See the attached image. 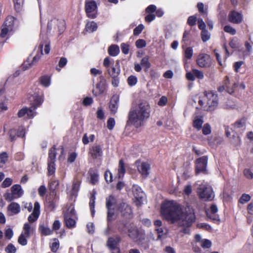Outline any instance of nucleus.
I'll use <instances>...</instances> for the list:
<instances>
[{
    "instance_id": "nucleus-63",
    "label": "nucleus",
    "mask_w": 253,
    "mask_h": 253,
    "mask_svg": "<svg viewBox=\"0 0 253 253\" xmlns=\"http://www.w3.org/2000/svg\"><path fill=\"white\" fill-rule=\"evenodd\" d=\"M77 156V154L75 152L71 153L68 158V162L70 163H73L76 160Z\"/></svg>"
},
{
    "instance_id": "nucleus-35",
    "label": "nucleus",
    "mask_w": 253,
    "mask_h": 253,
    "mask_svg": "<svg viewBox=\"0 0 253 253\" xmlns=\"http://www.w3.org/2000/svg\"><path fill=\"white\" fill-rule=\"evenodd\" d=\"M117 243L116 241L112 238L108 239L107 242V246L108 248L112 250V252H115L116 249H119L117 247Z\"/></svg>"
},
{
    "instance_id": "nucleus-48",
    "label": "nucleus",
    "mask_w": 253,
    "mask_h": 253,
    "mask_svg": "<svg viewBox=\"0 0 253 253\" xmlns=\"http://www.w3.org/2000/svg\"><path fill=\"white\" fill-rule=\"evenodd\" d=\"M8 160V154L6 152H3L0 154V164L4 165Z\"/></svg>"
},
{
    "instance_id": "nucleus-29",
    "label": "nucleus",
    "mask_w": 253,
    "mask_h": 253,
    "mask_svg": "<svg viewBox=\"0 0 253 253\" xmlns=\"http://www.w3.org/2000/svg\"><path fill=\"white\" fill-rule=\"evenodd\" d=\"M229 84L230 80L229 77L226 76L223 85H224V86L225 87L226 90L227 91V92H228L229 94H232L234 92L233 86L235 85V84L233 83L232 84V86L231 87L229 86Z\"/></svg>"
},
{
    "instance_id": "nucleus-17",
    "label": "nucleus",
    "mask_w": 253,
    "mask_h": 253,
    "mask_svg": "<svg viewBox=\"0 0 253 253\" xmlns=\"http://www.w3.org/2000/svg\"><path fill=\"white\" fill-rule=\"evenodd\" d=\"M89 154L93 159L101 157L103 154L102 147L100 145L95 144L89 150Z\"/></svg>"
},
{
    "instance_id": "nucleus-13",
    "label": "nucleus",
    "mask_w": 253,
    "mask_h": 253,
    "mask_svg": "<svg viewBox=\"0 0 253 253\" xmlns=\"http://www.w3.org/2000/svg\"><path fill=\"white\" fill-rule=\"evenodd\" d=\"M118 211L121 215L126 218H130L132 217V209L130 206L126 203L123 202L119 205Z\"/></svg>"
},
{
    "instance_id": "nucleus-52",
    "label": "nucleus",
    "mask_w": 253,
    "mask_h": 253,
    "mask_svg": "<svg viewBox=\"0 0 253 253\" xmlns=\"http://www.w3.org/2000/svg\"><path fill=\"white\" fill-rule=\"evenodd\" d=\"M8 134L10 140L11 141H14L17 136V130L15 129H11L8 131Z\"/></svg>"
},
{
    "instance_id": "nucleus-58",
    "label": "nucleus",
    "mask_w": 253,
    "mask_h": 253,
    "mask_svg": "<svg viewBox=\"0 0 253 253\" xmlns=\"http://www.w3.org/2000/svg\"><path fill=\"white\" fill-rule=\"evenodd\" d=\"M25 133V128L23 126H21L18 128V129L17 131V136L24 137Z\"/></svg>"
},
{
    "instance_id": "nucleus-47",
    "label": "nucleus",
    "mask_w": 253,
    "mask_h": 253,
    "mask_svg": "<svg viewBox=\"0 0 253 253\" xmlns=\"http://www.w3.org/2000/svg\"><path fill=\"white\" fill-rule=\"evenodd\" d=\"M27 238H28L24 234L21 233L18 239V243L22 246H26L27 244Z\"/></svg>"
},
{
    "instance_id": "nucleus-61",
    "label": "nucleus",
    "mask_w": 253,
    "mask_h": 253,
    "mask_svg": "<svg viewBox=\"0 0 253 253\" xmlns=\"http://www.w3.org/2000/svg\"><path fill=\"white\" fill-rule=\"evenodd\" d=\"M12 180L10 178H6L2 183V187L3 188L8 187L11 185Z\"/></svg>"
},
{
    "instance_id": "nucleus-16",
    "label": "nucleus",
    "mask_w": 253,
    "mask_h": 253,
    "mask_svg": "<svg viewBox=\"0 0 253 253\" xmlns=\"http://www.w3.org/2000/svg\"><path fill=\"white\" fill-rule=\"evenodd\" d=\"M132 192L136 200L141 204L145 197V194L142 191L141 188L137 185H133Z\"/></svg>"
},
{
    "instance_id": "nucleus-46",
    "label": "nucleus",
    "mask_w": 253,
    "mask_h": 253,
    "mask_svg": "<svg viewBox=\"0 0 253 253\" xmlns=\"http://www.w3.org/2000/svg\"><path fill=\"white\" fill-rule=\"evenodd\" d=\"M200 245L203 249H209L211 246V242L208 239H203Z\"/></svg>"
},
{
    "instance_id": "nucleus-7",
    "label": "nucleus",
    "mask_w": 253,
    "mask_h": 253,
    "mask_svg": "<svg viewBox=\"0 0 253 253\" xmlns=\"http://www.w3.org/2000/svg\"><path fill=\"white\" fill-rule=\"evenodd\" d=\"M55 149V147L53 146L49 150L47 161V174L48 175L53 174L55 171L56 165L55 162L56 156Z\"/></svg>"
},
{
    "instance_id": "nucleus-4",
    "label": "nucleus",
    "mask_w": 253,
    "mask_h": 253,
    "mask_svg": "<svg viewBox=\"0 0 253 253\" xmlns=\"http://www.w3.org/2000/svg\"><path fill=\"white\" fill-rule=\"evenodd\" d=\"M65 28L64 20L54 18L48 22L47 32L52 33V34L57 33L60 35L65 31Z\"/></svg>"
},
{
    "instance_id": "nucleus-45",
    "label": "nucleus",
    "mask_w": 253,
    "mask_h": 253,
    "mask_svg": "<svg viewBox=\"0 0 253 253\" xmlns=\"http://www.w3.org/2000/svg\"><path fill=\"white\" fill-rule=\"evenodd\" d=\"M251 197L247 194H243L239 200V202L241 204H244L250 201Z\"/></svg>"
},
{
    "instance_id": "nucleus-12",
    "label": "nucleus",
    "mask_w": 253,
    "mask_h": 253,
    "mask_svg": "<svg viewBox=\"0 0 253 253\" xmlns=\"http://www.w3.org/2000/svg\"><path fill=\"white\" fill-rule=\"evenodd\" d=\"M208 158L207 156H204L197 159L196 160L195 171L196 174L206 171Z\"/></svg>"
},
{
    "instance_id": "nucleus-43",
    "label": "nucleus",
    "mask_w": 253,
    "mask_h": 253,
    "mask_svg": "<svg viewBox=\"0 0 253 253\" xmlns=\"http://www.w3.org/2000/svg\"><path fill=\"white\" fill-rule=\"evenodd\" d=\"M140 64L141 65L145 67L146 69H149L151 66V64L149 61V57L148 56H146L143 57L141 60Z\"/></svg>"
},
{
    "instance_id": "nucleus-27",
    "label": "nucleus",
    "mask_w": 253,
    "mask_h": 253,
    "mask_svg": "<svg viewBox=\"0 0 253 253\" xmlns=\"http://www.w3.org/2000/svg\"><path fill=\"white\" fill-rule=\"evenodd\" d=\"M8 209L13 214H17L20 211V206L16 203H12L8 207Z\"/></svg>"
},
{
    "instance_id": "nucleus-31",
    "label": "nucleus",
    "mask_w": 253,
    "mask_h": 253,
    "mask_svg": "<svg viewBox=\"0 0 253 253\" xmlns=\"http://www.w3.org/2000/svg\"><path fill=\"white\" fill-rule=\"evenodd\" d=\"M119 52V47L117 45H112L108 48V53L111 56H116Z\"/></svg>"
},
{
    "instance_id": "nucleus-2",
    "label": "nucleus",
    "mask_w": 253,
    "mask_h": 253,
    "mask_svg": "<svg viewBox=\"0 0 253 253\" xmlns=\"http://www.w3.org/2000/svg\"><path fill=\"white\" fill-rule=\"evenodd\" d=\"M150 115V107L145 100H139L133 103L129 111L127 124L132 125L135 127H140L145 120Z\"/></svg>"
},
{
    "instance_id": "nucleus-5",
    "label": "nucleus",
    "mask_w": 253,
    "mask_h": 253,
    "mask_svg": "<svg viewBox=\"0 0 253 253\" xmlns=\"http://www.w3.org/2000/svg\"><path fill=\"white\" fill-rule=\"evenodd\" d=\"M197 193L200 198L205 201H211L214 198L212 188L207 182H203L199 185Z\"/></svg>"
},
{
    "instance_id": "nucleus-24",
    "label": "nucleus",
    "mask_w": 253,
    "mask_h": 253,
    "mask_svg": "<svg viewBox=\"0 0 253 253\" xmlns=\"http://www.w3.org/2000/svg\"><path fill=\"white\" fill-rule=\"evenodd\" d=\"M11 191L16 198H17L21 197L23 194V191L22 189L21 185L19 184L13 185L11 188Z\"/></svg>"
},
{
    "instance_id": "nucleus-20",
    "label": "nucleus",
    "mask_w": 253,
    "mask_h": 253,
    "mask_svg": "<svg viewBox=\"0 0 253 253\" xmlns=\"http://www.w3.org/2000/svg\"><path fill=\"white\" fill-rule=\"evenodd\" d=\"M119 97L118 95H114L110 101L109 108L110 111L115 114L117 112L119 107Z\"/></svg>"
},
{
    "instance_id": "nucleus-56",
    "label": "nucleus",
    "mask_w": 253,
    "mask_h": 253,
    "mask_svg": "<svg viewBox=\"0 0 253 253\" xmlns=\"http://www.w3.org/2000/svg\"><path fill=\"white\" fill-rule=\"evenodd\" d=\"M121 47L122 52L125 54H127L129 52V46L128 44L122 43L121 44Z\"/></svg>"
},
{
    "instance_id": "nucleus-23",
    "label": "nucleus",
    "mask_w": 253,
    "mask_h": 253,
    "mask_svg": "<svg viewBox=\"0 0 253 253\" xmlns=\"http://www.w3.org/2000/svg\"><path fill=\"white\" fill-rule=\"evenodd\" d=\"M218 211L217 207L215 205H212L210 209L207 211L208 216L213 220H218V216L216 214Z\"/></svg>"
},
{
    "instance_id": "nucleus-54",
    "label": "nucleus",
    "mask_w": 253,
    "mask_h": 253,
    "mask_svg": "<svg viewBox=\"0 0 253 253\" xmlns=\"http://www.w3.org/2000/svg\"><path fill=\"white\" fill-rule=\"evenodd\" d=\"M4 197L5 199L8 202H11L15 199H17L16 197L13 194V193L7 192L4 194Z\"/></svg>"
},
{
    "instance_id": "nucleus-33",
    "label": "nucleus",
    "mask_w": 253,
    "mask_h": 253,
    "mask_svg": "<svg viewBox=\"0 0 253 253\" xmlns=\"http://www.w3.org/2000/svg\"><path fill=\"white\" fill-rule=\"evenodd\" d=\"M59 247V240L56 238L53 239L50 243V248L51 251L53 253H56Z\"/></svg>"
},
{
    "instance_id": "nucleus-59",
    "label": "nucleus",
    "mask_w": 253,
    "mask_h": 253,
    "mask_svg": "<svg viewBox=\"0 0 253 253\" xmlns=\"http://www.w3.org/2000/svg\"><path fill=\"white\" fill-rule=\"evenodd\" d=\"M203 133L205 135H207L211 132V128L210 126L208 124L204 125L203 130Z\"/></svg>"
},
{
    "instance_id": "nucleus-37",
    "label": "nucleus",
    "mask_w": 253,
    "mask_h": 253,
    "mask_svg": "<svg viewBox=\"0 0 253 253\" xmlns=\"http://www.w3.org/2000/svg\"><path fill=\"white\" fill-rule=\"evenodd\" d=\"M109 74L112 78L117 77L120 74V69L119 68L116 69L114 67H112L110 69L108 70Z\"/></svg>"
},
{
    "instance_id": "nucleus-51",
    "label": "nucleus",
    "mask_w": 253,
    "mask_h": 253,
    "mask_svg": "<svg viewBox=\"0 0 253 253\" xmlns=\"http://www.w3.org/2000/svg\"><path fill=\"white\" fill-rule=\"evenodd\" d=\"M137 82V79L134 76H130L127 79V83L130 86L134 85Z\"/></svg>"
},
{
    "instance_id": "nucleus-62",
    "label": "nucleus",
    "mask_w": 253,
    "mask_h": 253,
    "mask_svg": "<svg viewBox=\"0 0 253 253\" xmlns=\"http://www.w3.org/2000/svg\"><path fill=\"white\" fill-rule=\"evenodd\" d=\"M197 17L195 16H190L187 20V23L191 26H193L196 24Z\"/></svg>"
},
{
    "instance_id": "nucleus-11",
    "label": "nucleus",
    "mask_w": 253,
    "mask_h": 253,
    "mask_svg": "<svg viewBox=\"0 0 253 253\" xmlns=\"http://www.w3.org/2000/svg\"><path fill=\"white\" fill-rule=\"evenodd\" d=\"M97 5L95 1L86 0L85 2V10L87 16L90 18H95L96 16L95 11Z\"/></svg>"
},
{
    "instance_id": "nucleus-57",
    "label": "nucleus",
    "mask_w": 253,
    "mask_h": 253,
    "mask_svg": "<svg viewBox=\"0 0 253 253\" xmlns=\"http://www.w3.org/2000/svg\"><path fill=\"white\" fill-rule=\"evenodd\" d=\"M146 45L145 41L142 39H139L135 42V45L138 48H141L145 47Z\"/></svg>"
},
{
    "instance_id": "nucleus-14",
    "label": "nucleus",
    "mask_w": 253,
    "mask_h": 253,
    "mask_svg": "<svg viewBox=\"0 0 253 253\" xmlns=\"http://www.w3.org/2000/svg\"><path fill=\"white\" fill-rule=\"evenodd\" d=\"M40 213V205L39 202L34 203V210L32 213L28 216V220L29 223L32 224L35 222L38 218Z\"/></svg>"
},
{
    "instance_id": "nucleus-3",
    "label": "nucleus",
    "mask_w": 253,
    "mask_h": 253,
    "mask_svg": "<svg viewBox=\"0 0 253 253\" xmlns=\"http://www.w3.org/2000/svg\"><path fill=\"white\" fill-rule=\"evenodd\" d=\"M33 98L34 101L32 106L30 108H24L18 111L17 115L19 118L26 116L27 118H31L34 116V110L42 103L43 99L42 95H35Z\"/></svg>"
},
{
    "instance_id": "nucleus-19",
    "label": "nucleus",
    "mask_w": 253,
    "mask_h": 253,
    "mask_svg": "<svg viewBox=\"0 0 253 253\" xmlns=\"http://www.w3.org/2000/svg\"><path fill=\"white\" fill-rule=\"evenodd\" d=\"M35 226L29 223H25L23 226V231L22 233L24 234L26 237L29 238L35 233Z\"/></svg>"
},
{
    "instance_id": "nucleus-34",
    "label": "nucleus",
    "mask_w": 253,
    "mask_h": 253,
    "mask_svg": "<svg viewBox=\"0 0 253 253\" xmlns=\"http://www.w3.org/2000/svg\"><path fill=\"white\" fill-rule=\"evenodd\" d=\"M126 172V169L125 168V164L123 160H120L119 161V168H118V176L121 178L124 176Z\"/></svg>"
},
{
    "instance_id": "nucleus-22",
    "label": "nucleus",
    "mask_w": 253,
    "mask_h": 253,
    "mask_svg": "<svg viewBox=\"0 0 253 253\" xmlns=\"http://www.w3.org/2000/svg\"><path fill=\"white\" fill-rule=\"evenodd\" d=\"M59 185V181L55 179H51L49 183V187L50 190V196L49 197H56V192L55 190Z\"/></svg>"
},
{
    "instance_id": "nucleus-50",
    "label": "nucleus",
    "mask_w": 253,
    "mask_h": 253,
    "mask_svg": "<svg viewBox=\"0 0 253 253\" xmlns=\"http://www.w3.org/2000/svg\"><path fill=\"white\" fill-rule=\"evenodd\" d=\"M224 31L231 35H234L236 33V30L230 25H226L224 27Z\"/></svg>"
},
{
    "instance_id": "nucleus-64",
    "label": "nucleus",
    "mask_w": 253,
    "mask_h": 253,
    "mask_svg": "<svg viewBox=\"0 0 253 253\" xmlns=\"http://www.w3.org/2000/svg\"><path fill=\"white\" fill-rule=\"evenodd\" d=\"M104 177L107 183L112 181V174L109 171H106Z\"/></svg>"
},
{
    "instance_id": "nucleus-36",
    "label": "nucleus",
    "mask_w": 253,
    "mask_h": 253,
    "mask_svg": "<svg viewBox=\"0 0 253 253\" xmlns=\"http://www.w3.org/2000/svg\"><path fill=\"white\" fill-rule=\"evenodd\" d=\"M15 10L20 12L22 10L24 0H13Z\"/></svg>"
},
{
    "instance_id": "nucleus-53",
    "label": "nucleus",
    "mask_w": 253,
    "mask_h": 253,
    "mask_svg": "<svg viewBox=\"0 0 253 253\" xmlns=\"http://www.w3.org/2000/svg\"><path fill=\"white\" fill-rule=\"evenodd\" d=\"M144 26L142 24H139L133 30V35L137 36L139 35L144 29Z\"/></svg>"
},
{
    "instance_id": "nucleus-55",
    "label": "nucleus",
    "mask_w": 253,
    "mask_h": 253,
    "mask_svg": "<svg viewBox=\"0 0 253 253\" xmlns=\"http://www.w3.org/2000/svg\"><path fill=\"white\" fill-rule=\"evenodd\" d=\"M192 72L194 73L195 77L199 79L202 80L204 79V75L202 71L197 69H193Z\"/></svg>"
},
{
    "instance_id": "nucleus-41",
    "label": "nucleus",
    "mask_w": 253,
    "mask_h": 253,
    "mask_svg": "<svg viewBox=\"0 0 253 253\" xmlns=\"http://www.w3.org/2000/svg\"><path fill=\"white\" fill-rule=\"evenodd\" d=\"M40 82L41 84L45 87L48 86L50 84V80L48 76H44L41 77Z\"/></svg>"
},
{
    "instance_id": "nucleus-6",
    "label": "nucleus",
    "mask_w": 253,
    "mask_h": 253,
    "mask_svg": "<svg viewBox=\"0 0 253 253\" xmlns=\"http://www.w3.org/2000/svg\"><path fill=\"white\" fill-rule=\"evenodd\" d=\"M117 203V198L111 195L106 198V208L107 209V220L111 222L115 219V208Z\"/></svg>"
},
{
    "instance_id": "nucleus-25",
    "label": "nucleus",
    "mask_w": 253,
    "mask_h": 253,
    "mask_svg": "<svg viewBox=\"0 0 253 253\" xmlns=\"http://www.w3.org/2000/svg\"><path fill=\"white\" fill-rule=\"evenodd\" d=\"M81 181L77 180L73 182L72 187L70 190L67 189L68 192L72 196H76L80 189Z\"/></svg>"
},
{
    "instance_id": "nucleus-49",
    "label": "nucleus",
    "mask_w": 253,
    "mask_h": 253,
    "mask_svg": "<svg viewBox=\"0 0 253 253\" xmlns=\"http://www.w3.org/2000/svg\"><path fill=\"white\" fill-rule=\"evenodd\" d=\"M16 251V247L11 243L9 244L5 249L7 253H15Z\"/></svg>"
},
{
    "instance_id": "nucleus-15",
    "label": "nucleus",
    "mask_w": 253,
    "mask_h": 253,
    "mask_svg": "<svg viewBox=\"0 0 253 253\" xmlns=\"http://www.w3.org/2000/svg\"><path fill=\"white\" fill-rule=\"evenodd\" d=\"M229 21L234 24H240L243 21V15L236 11H231L228 14Z\"/></svg>"
},
{
    "instance_id": "nucleus-18",
    "label": "nucleus",
    "mask_w": 253,
    "mask_h": 253,
    "mask_svg": "<svg viewBox=\"0 0 253 253\" xmlns=\"http://www.w3.org/2000/svg\"><path fill=\"white\" fill-rule=\"evenodd\" d=\"M150 168V165L148 163L142 162L137 169L143 177L146 178L149 174Z\"/></svg>"
},
{
    "instance_id": "nucleus-9",
    "label": "nucleus",
    "mask_w": 253,
    "mask_h": 253,
    "mask_svg": "<svg viewBox=\"0 0 253 253\" xmlns=\"http://www.w3.org/2000/svg\"><path fill=\"white\" fill-rule=\"evenodd\" d=\"M212 62L211 56L206 53L200 54L197 59V64L201 68H210Z\"/></svg>"
},
{
    "instance_id": "nucleus-21",
    "label": "nucleus",
    "mask_w": 253,
    "mask_h": 253,
    "mask_svg": "<svg viewBox=\"0 0 253 253\" xmlns=\"http://www.w3.org/2000/svg\"><path fill=\"white\" fill-rule=\"evenodd\" d=\"M105 89V81L102 79L99 83L96 84L95 89H93L92 92L97 96L103 93Z\"/></svg>"
},
{
    "instance_id": "nucleus-44",
    "label": "nucleus",
    "mask_w": 253,
    "mask_h": 253,
    "mask_svg": "<svg viewBox=\"0 0 253 253\" xmlns=\"http://www.w3.org/2000/svg\"><path fill=\"white\" fill-rule=\"evenodd\" d=\"M210 34L206 29L202 30L201 32V38L204 42H206L210 39Z\"/></svg>"
},
{
    "instance_id": "nucleus-8",
    "label": "nucleus",
    "mask_w": 253,
    "mask_h": 253,
    "mask_svg": "<svg viewBox=\"0 0 253 253\" xmlns=\"http://www.w3.org/2000/svg\"><path fill=\"white\" fill-rule=\"evenodd\" d=\"M205 96L207 99V104L209 105L207 110L212 111L214 110L218 104L217 95L213 91H211L205 92Z\"/></svg>"
},
{
    "instance_id": "nucleus-39",
    "label": "nucleus",
    "mask_w": 253,
    "mask_h": 253,
    "mask_svg": "<svg viewBox=\"0 0 253 253\" xmlns=\"http://www.w3.org/2000/svg\"><path fill=\"white\" fill-rule=\"evenodd\" d=\"M95 196L94 194H92L91 196L90 200L89 202V207L90 211L91 212V214L92 216L94 215L95 213Z\"/></svg>"
},
{
    "instance_id": "nucleus-60",
    "label": "nucleus",
    "mask_w": 253,
    "mask_h": 253,
    "mask_svg": "<svg viewBox=\"0 0 253 253\" xmlns=\"http://www.w3.org/2000/svg\"><path fill=\"white\" fill-rule=\"evenodd\" d=\"M115 125V121L114 118H110L107 121V127L110 130L113 128Z\"/></svg>"
},
{
    "instance_id": "nucleus-1",
    "label": "nucleus",
    "mask_w": 253,
    "mask_h": 253,
    "mask_svg": "<svg viewBox=\"0 0 253 253\" xmlns=\"http://www.w3.org/2000/svg\"><path fill=\"white\" fill-rule=\"evenodd\" d=\"M161 214L168 221H178L179 225L187 227L191 226L195 219L193 213H184L179 205L173 201H167L162 205Z\"/></svg>"
},
{
    "instance_id": "nucleus-26",
    "label": "nucleus",
    "mask_w": 253,
    "mask_h": 253,
    "mask_svg": "<svg viewBox=\"0 0 253 253\" xmlns=\"http://www.w3.org/2000/svg\"><path fill=\"white\" fill-rule=\"evenodd\" d=\"M39 230L41 234L44 236L50 235L53 233L52 230L47 226H45L43 224L40 225Z\"/></svg>"
},
{
    "instance_id": "nucleus-10",
    "label": "nucleus",
    "mask_w": 253,
    "mask_h": 253,
    "mask_svg": "<svg viewBox=\"0 0 253 253\" xmlns=\"http://www.w3.org/2000/svg\"><path fill=\"white\" fill-rule=\"evenodd\" d=\"M14 18L13 16H8L4 24L1 26L0 36L1 38L6 37L9 31H12L14 25Z\"/></svg>"
},
{
    "instance_id": "nucleus-42",
    "label": "nucleus",
    "mask_w": 253,
    "mask_h": 253,
    "mask_svg": "<svg viewBox=\"0 0 253 253\" xmlns=\"http://www.w3.org/2000/svg\"><path fill=\"white\" fill-rule=\"evenodd\" d=\"M193 50L192 47H188L185 48L184 52L185 58L187 59H190L193 56Z\"/></svg>"
},
{
    "instance_id": "nucleus-28",
    "label": "nucleus",
    "mask_w": 253,
    "mask_h": 253,
    "mask_svg": "<svg viewBox=\"0 0 253 253\" xmlns=\"http://www.w3.org/2000/svg\"><path fill=\"white\" fill-rule=\"evenodd\" d=\"M43 47V44H40L39 45L40 52H38L37 54L34 57L32 63L31 64L32 65H35L36 63H37L40 59H41L42 55V48Z\"/></svg>"
},
{
    "instance_id": "nucleus-32",
    "label": "nucleus",
    "mask_w": 253,
    "mask_h": 253,
    "mask_svg": "<svg viewBox=\"0 0 253 253\" xmlns=\"http://www.w3.org/2000/svg\"><path fill=\"white\" fill-rule=\"evenodd\" d=\"M97 29V24L94 21L87 22L85 25V29L86 31L89 33H92L96 31Z\"/></svg>"
},
{
    "instance_id": "nucleus-30",
    "label": "nucleus",
    "mask_w": 253,
    "mask_h": 253,
    "mask_svg": "<svg viewBox=\"0 0 253 253\" xmlns=\"http://www.w3.org/2000/svg\"><path fill=\"white\" fill-rule=\"evenodd\" d=\"M128 236L130 238L134 240L137 238L138 235V229L135 227L131 226L128 229Z\"/></svg>"
},
{
    "instance_id": "nucleus-38",
    "label": "nucleus",
    "mask_w": 253,
    "mask_h": 253,
    "mask_svg": "<svg viewBox=\"0 0 253 253\" xmlns=\"http://www.w3.org/2000/svg\"><path fill=\"white\" fill-rule=\"evenodd\" d=\"M65 220L66 225L68 228H73L75 226V220L70 217H68L67 215L65 216Z\"/></svg>"
},
{
    "instance_id": "nucleus-40",
    "label": "nucleus",
    "mask_w": 253,
    "mask_h": 253,
    "mask_svg": "<svg viewBox=\"0 0 253 253\" xmlns=\"http://www.w3.org/2000/svg\"><path fill=\"white\" fill-rule=\"evenodd\" d=\"M204 122L202 118H196L193 122V126L198 130L201 129Z\"/></svg>"
}]
</instances>
